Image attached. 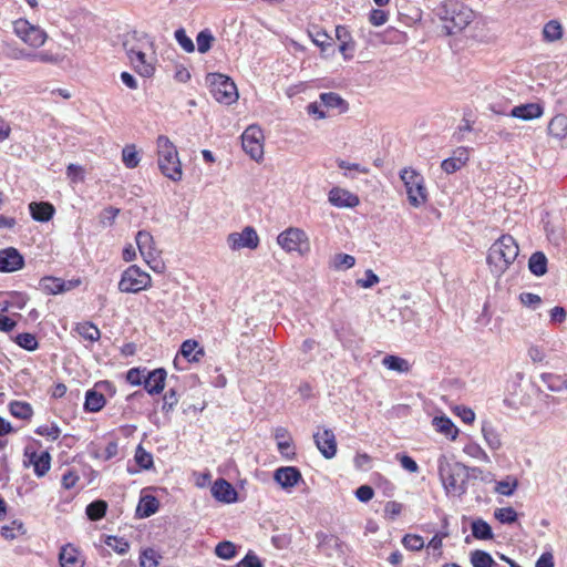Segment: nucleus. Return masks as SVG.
<instances>
[{
    "mask_svg": "<svg viewBox=\"0 0 567 567\" xmlns=\"http://www.w3.org/2000/svg\"><path fill=\"white\" fill-rule=\"evenodd\" d=\"M287 431L282 427L276 430L275 437L278 441V450L281 454H287V451L291 447L290 441H285Z\"/></svg>",
    "mask_w": 567,
    "mask_h": 567,
    "instance_id": "58",
    "label": "nucleus"
},
{
    "mask_svg": "<svg viewBox=\"0 0 567 567\" xmlns=\"http://www.w3.org/2000/svg\"><path fill=\"white\" fill-rule=\"evenodd\" d=\"M76 332L85 340L96 341L101 337V332L96 326L91 322H81L75 328Z\"/></svg>",
    "mask_w": 567,
    "mask_h": 567,
    "instance_id": "38",
    "label": "nucleus"
},
{
    "mask_svg": "<svg viewBox=\"0 0 567 567\" xmlns=\"http://www.w3.org/2000/svg\"><path fill=\"white\" fill-rule=\"evenodd\" d=\"M10 413L21 420H29L33 414L31 405L27 402L13 401L9 404Z\"/></svg>",
    "mask_w": 567,
    "mask_h": 567,
    "instance_id": "37",
    "label": "nucleus"
},
{
    "mask_svg": "<svg viewBox=\"0 0 567 567\" xmlns=\"http://www.w3.org/2000/svg\"><path fill=\"white\" fill-rule=\"evenodd\" d=\"M215 41V37L213 35L212 31L208 29L202 30L197 37V50L199 53H206L210 50L213 43Z\"/></svg>",
    "mask_w": 567,
    "mask_h": 567,
    "instance_id": "42",
    "label": "nucleus"
},
{
    "mask_svg": "<svg viewBox=\"0 0 567 567\" xmlns=\"http://www.w3.org/2000/svg\"><path fill=\"white\" fill-rule=\"evenodd\" d=\"M213 496L224 503H234L237 499V492L230 483L224 478H218L212 487Z\"/></svg>",
    "mask_w": 567,
    "mask_h": 567,
    "instance_id": "20",
    "label": "nucleus"
},
{
    "mask_svg": "<svg viewBox=\"0 0 567 567\" xmlns=\"http://www.w3.org/2000/svg\"><path fill=\"white\" fill-rule=\"evenodd\" d=\"M32 24L25 19H19L13 22V31L23 42L29 35Z\"/></svg>",
    "mask_w": 567,
    "mask_h": 567,
    "instance_id": "56",
    "label": "nucleus"
},
{
    "mask_svg": "<svg viewBox=\"0 0 567 567\" xmlns=\"http://www.w3.org/2000/svg\"><path fill=\"white\" fill-rule=\"evenodd\" d=\"M106 545L111 547L117 554H126L130 549V544L124 538H118L116 536H110L106 539Z\"/></svg>",
    "mask_w": 567,
    "mask_h": 567,
    "instance_id": "52",
    "label": "nucleus"
},
{
    "mask_svg": "<svg viewBox=\"0 0 567 567\" xmlns=\"http://www.w3.org/2000/svg\"><path fill=\"white\" fill-rule=\"evenodd\" d=\"M374 496V491L369 485H361L355 491V497L363 503L371 501Z\"/></svg>",
    "mask_w": 567,
    "mask_h": 567,
    "instance_id": "64",
    "label": "nucleus"
},
{
    "mask_svg": "<svg viewBox=\"0 0 567 567\" xmlns=\"http://www.w3.org/2000/svg\"><path fill=\"white\" fill-rule=\"evenodd\" d=\"M215 554L221 559H231L236 555V547L231 542L224 540L215 547Z\"/></svg>",
    "mask_w": 567,
    "mask_h": 567,
    "instance_id": "48",
    "label": "nucleus"
},
{
    "mask_svg": "<svg viewBox=\"0 0 567 567\" xmlns=\"http://www.w3.org/2000/svg\"><path fill=\"white\" fill-rule=\"evenodd\" d=\"M47 33L37 25L31 27L29 35L24 39V43L33 48H40L45 43Z\"/></svg>",
    "mask_w": 567,
    "mask_h": 567,
    "instance_id": "40",
    "label": "nucleus"
},
{
    "mask_svg": "<svg viewBox=\"0 0 567 567\" xmlns=\"http://www.w3.org/2000/svg\"><path fill=\"white\" fill-rule=\"evenodd\" d=\"M528 268L530 272L535 276H543L547 271V258L540 252H534L528 260Z\"/></svg>",
    "mask_w": 567,
    "mask_h": 567,
    "instance_id": "32",
    "label": "nucleus"
},
{
    "mask_svg": "<svg viewBox=\"0 0 567 567\" xmlns=\"http://www.w3.org/2000/svg\"><path fill=\"white\" fill-rule=\"evenodd\" d=\"M320 102L328 109H338L340 113L348 110V103L334 92L321 93Z\"/></svg>",
    "mask_w": 567,
    "mask_h": 567,
    "instance_id": "30",
    "label": "nucleus"
},
{
    "mask_svg": "<svg viewBox=\"0 0 567 567\" xmlns=\"http://www.w3.org/2000/svg\"><path fill=\"white\" fill-rule=\"evenodd\" d=\"M518 486L516 478L507 477V480L496 483L494 491L504 496H512Z\"/></svg>",
    "mask_w": 567,
    "mask_h": 567,
    "instance_id": "47",
    "label": "nucleus"
},
{
    "mask_svg": "<svg viewBox=\"0 0 567 567\" xmlns=\"http://www.w3.org/2000/svg\"><path fill=\"white\" fill-rule=\"evenodd\" d=\"M382 364L386 369L400 373H405L410 370V363L405 359L396 355H385L382 360Z\"/></svg>",
    "mask_w": 567,
    "mask_h": 567,
    "instance_id": "36",
    "label": "nucleus"
},
{
    "mask_svg": "<svg viewBox=\"0 0 567 567\" xmlns=\"http://www.w3.org/2000/svg\"><path fill=\"white\" fill-rule=\"evenodd\" d=\"M130 45L134 49V51L151 50L153 42L147 37V34L138 31H133L127 33L123 40V48L127 54V58L130 56Z\"/></svg>",
    "mask_w": 567,
    "mask_h": 567,
    "instance_id": "18",
    "label": "nucleus"
},
{
    "mask_svg": "<svg viewBox=\"0 0 567 567\" xmlns=\"http://www.w3.org/2000/svg\"><path fill=\"white\" fill-rule=\"evenodd\" d=\"M24 258L14 247H8L0 250V271L14 272L22 269Z\"/></svg>",
    "mask_w": 567,
    "mask_h": 567,
    "instance_id": "14",
    "label": "nucleus"
},
{
    "mask_svg": "<svg viewBox=\"0 0 567 567\" xmlns=\"http://www.w3.org/2000/svg\"><path fill=\"white\" fill-rule=\"evenodd\" d=\"M400 178L404 184L411 206L417 208L427 202L425 181L419 172L411 167H404L400 172Z\"/></svg>",
    "mask_w": 567,
    "mask_h": 567,
    "instance_id": "5",
    "label": "nucleus"
},
{
    "mask_svg": "<svg viewBox=\"0 0 567 567\" xmlns=\"http://www.w3.org/2000/svg\"><path fill=\"white\" fill-rule=\"evenodd\" d=\"M471 563L473 567H492L495 564L493 557L488 553L480 549L471 553Z\"/></svg>",
    "mask_w": 567,
    "mask_h": 567,
    "instance_id": "43",
    "label": "nucleus"
},
{
    "mask_svg": "<svg viewBox=\"0 0 567 567\" xmlns=\"http://www.w3.org/2000/svg\"><path fill=\"white\" fill-rule=\"evenodd\" d=\"M106 403L104 395L92 389L85 393L84 409L90 412L101 411Z\"/></svg>",
    "mask_w": 567,
    "mask_h": 567,
    "instance_id": "29",
    "label": "nucleus"
},
{
    "mask_svg": "<svg viewBox=\"0 0 567 567\" xmlns=\"http://www.w3.org/2000/svg\"><path fill=\"white\" fill-rule=\"evenodd\" d=\"M174 35L175 40L185 52L192 53L195 51L193 40L186 34V31L183 28L177 29Z\"/></svg>",
    "mask_w": 567,
    "mask_h": 567,
    "instance_id": "50",
    "label": "nucleus"
},
{
    "mask_svg": "<svg viewBox=\"0 0 567 567\" xmlns=\"http://www.w3.org/2000/svg\"><path fill=\"white\" fill-rule=\"evenodd\" d=\"M162 556L154 548H145L140 556L142 567H157Z\"/></svg>",
    "mask_w": 567,
    "mask_h": 567,
    "instance_id": "44",
    "label": "nucleus"
},
{
    "mask_svg": "<svg viewBox=\"0 0 567 567\" xmlns=\"http://www.w3.org/2000/svg\"><path fill=\"white\" fill-rule=\"evenodd\" d=\"M60 429L56 425L39 426L35 433L55 441L60 436Z\"/></svg>",
    "mask_w": 567,
    "mask_h": 567,
    "instance_id": "61",
    "label": "nucleus"
},
{
    "mask_svg": "<svg viewBox=\"0 0 567 567\" xmlns=\"http://www.w3.org/2000/svg\"><path fill=\"white\" fill-rule=\"evenodd\" d=\"M29 209L32 218L42 223L49 221L55 212L53 205L48 202H32L29 205Z\"/></svg>",
    "mask_w": 567,
    "mask_h": 567,
    "instance_id": "23",
    "label": "nucleus"
},
{
    "mask_svg": "<svg viewBox=\"0 0 567 567\" xmlns=\"http://www.w3.org/2000/svg\"><path fill=\"white\" fill-rule=\"evenodd\" d=\"M130 62L136 72L144 76L151 78L155 72V59L152 55H147V50L134 51L130 45Z\"/></svg>",
    "mask_w": 567,
    "mask_h": 567,
    "instance_id": "13",
    "label": "nucleus"
},
{
    "mask_svg": "<svg viewBox=\"0 0 567 567\" xmlns=\"http://www.w3.org/2000/svg\"><path fill=\"white\" fill-rule=\"evenodd\" d=\"M208 81L209 91L217 102L230 105L238 100L237 86L230 78L220 73H213Z\"/></svg>",
    "mask_w": 567,
    "mask_h": 567,
    "instance_id": "6",
    "label": "nucleus"
},
{
    "mask_svg": "<svg viewBox=\"0 0 567 567\" xmlns=\"http://www.w3.org/2000/svg\"><path fill=\"white\" fill-rule=\"evenodd\" d=\"M355 265V258L348 254H337L330 261V267L336 270H347Z\"/></svg>",
    "mask_w": 567,
    "mask_h": 567,
    "instance_id": "39",
    "label": "nucleus"
},
{
    "mask_svg": "<svg viewBox=\"0 0 567 567\" xmlns=\"http://www.w3.org/2000/svg\"><path fill=\"white\" fill-rule=\"evenodd\" d=\"M135 241L145 262L154 271H162L164 269V264L161 260V250L157 248L151 233L146 230H140L136 234Z\"/></svg>",
    "mask_w": 567,
    "mask_h": 567,
    "instance_id": "8",
    "label": "nucleus"
},
{
    "mask_svg": "<svg viewBox=\"0 0 567 567\" xmlns=\"http://www.w3.org/2000/svg\"><path fill=\"white\" fill-rule=\"evenodd\" d=\"M146 369L132 368L126 373V381L132 385H144Z\"/></svg>",
    "mask_w": 567,
    "mask_h": 567,
    "instance_id": "53",
    "label": "nucleus"
},
{
    "mask_svg": "<svg viewBox=\"0 0 567 567\" xmlns=\"http://www.w3.org/2000/svg\"><path fill=\"white\" fill-rule=\"evenodd\" d=\"M520 302L529 308L536 309L540 303L542 299L538 295L532 292H523L519 296Z\"/></svg>",
    "mask_w": 567,
    "mask_h": 567,
    "instance_id": "59",
    "label": "nucleus"
},
{
    "mask_svg": "<svg viewBox=\"0 0 567 567\" xmlns=\"http://www.w3.org/2000/svg\"><path fill=\"white\" fill-rule=\"evenodd\" d=\"M136 463L144 470H148L153 465V456L146 452L142 446H138L135 453Z\"/></svg>",
    "mask_w": 567,
    "mask_h": 567,
    "instance_id": "54",
    "label": "nucleus"
},
{
    "mask_svg": "<svg viewBox=\"0 0 567 567\" xmlns=\"http://www.w3.org/2000/svg\"><path fill=\"white\" fill-rule=\"evenodd\" d=\"M152 284L151 276L140 267L133 265L123 271L118 282V289L122 292L136 293L147 289Z\"/></svg>",
    "mask_w": 567,
    "mask_h": 567,
    "instance_id": "9",
    "label": "nucleus"
},
{
    "mask_svg": "<svg viewBox=\"0 0 567 567\" xmlns=\"http://www.w3.org/2000/svg\"><path fill=\"white\" fill-rule=\"evenodd\" d=\"M315 443L320 453L326 458H332L337 453V441L333 432L329 429H323L322 432L313 434Z\"/></svg>",
    "mask_w": 567,
    "mask_h": 567,
    "instance_id": "15",
    "label": "nucleus"
},
{
    "mask_svg": "<svg viewBox=\"0 0 567 567\" xmlns=\"http://www.w3.org/2000/svg\"><path fill=\"white\" fill-rule=\"evenodd\" d=\"M227 245L234 251L244 248L254 250L259 245V236L254 227L247 226L240 233H230L227 236Z\"/></svg>",
    "mask_w": 567,
    "mask_h": 567,
    "instance_id": "12",
    "label": "nucleus"
},
{
    "mask_svg": "<svg viewBox=\"0 0 567 567\" xmlns=\"http://www.w3.org/2000/svg\"><path fill=\"white\" fill-rule=\"evenodd\" d=\"M432 424L439 433L444 434L446 437H450L453 441L457 437L458 430L447 416H435Z\"/></svg>",
    "mask_w": 567,
    "mask_h": 567,
    "instance_id": "24",
    "label": "nucleus"
},
{
    "mask_svg": "<svg viewBox=\"0 0 567 567\" xmlns=\"http://www.w3.org/2000/svg\"><path fill=\"white\" fill-rule=\"evenodd\" d=\"M277 244L286 252H297L305 256L310 251V241L307 234L297 227H289L277 237Z\"/></svg>",
    "mask_w": 567,
    "mask_h": 567,
    "instance_id": "7",
    "label": "nucleus"
},
{
    "mask_svg": "<svg viewBox=\"0 0 567 567\" xmlns=\"http://www.w3.org/2000/svg\"><path fill=\"white\" fill-rule=\"evenodd\" d=\"M563 38V25L557 20L548 21L543 28V39L546 42H555Z\"/></svg>",
    "mask_w": 567,
    "mask_h": 567,
    "instance_id": "33",
    "label": "nucleus"
},
{
    "mask_svg": "<svg viewBox=\"0 0 567 567\" xmlns=\"http://www.w3.org/2000/svg\"><path fill=\"white\" fill-rule=\"evenodd\" d=\"M107 509V504L104 501H94L86 506V515L91 520H99L104 517Z\"/></svg>",
    "mask_w": 567,
    "mask_h": 567,
    "instance_id": "41",
    "label": "nucleus"
},
{
    "mask_svg": "<svg viewBox=\"0 0 567 567\" xmlns=\"http://www.w3.org/2000/svg\"><path fill=\"white\" fill-rule=\"evenodd\" d=\"M329 202L339 208H353L359 205V197L348 189L333 187L329 192Z\"/></svg>",
    "mask_w": 567,
    "mask_h": 567,
    "instance_id": "17",
    "label": "nucleus"
},
{
    "mask_svg": "<svg viewBox=\"0 0 567 567\" xmlns=\"http://www.w3.org/2000/svg\"><path fill=\"white\" fill-rule=\"evenodd\" d=\"M59 560L61 567H82L79 554L71 545H66L61 548Z\"/></svg>",
    "mask_w": 567,
    "mask_h": 567,
    "instance_id": "26",
    "label": "nucleus"
},
{
    "mask_svg": "<svg viewBox=\"0 0 567 567\" xmlns=\"http://www.w3.org/2000/svg\"><path fill=\"white\" fill-rule=\"evenodd\" d=\"M518 245L511 235L501 236L489 248L487 262L496 276H501L518 256Z\"/></svg>",
    "mask_w": 567,
    "mask_h": 567,
    "instance_id": "3",
    "label": "nucleus"
},
{
    "mask_svg": "<svg viewBox=\"0 0 567 567\" xmlns=\"http://www.w3.org/2000/svg\"><path fill=\"white\" fill-rule=\"evenodd\" d=\"M464 452L468 456H471L473 458L481 460L484 463H489L491 462V458L487 455V453L478 444H475V443L467 444L464 447Z\"/></svg>",
    "mask_w": 567,
    "mask_h": 567,
    "instance_id": "51",
    "label": "nucleus"
},
{
    "mask_svg": "<svg viewBox=\"0 0 567 567\" xmlns=\"http://www.w3.org/2000/svg\"><path fill=\"white\" fill-rule=\"evenodd\" d=\"M436 16L442 21L447 34L463 31L473 20L474 11L458 0H445L436 8Z\"/></svg>",
    "mask_w": 567,
    "mask_h": 567,
    "instance_id": "2",
    "label": "nucleus"
},
{
    "mask_svg": "<svg viewBox=\"0 0 567 567\" xmlns=\"http://www.w3.org/2000/svg\"><path fill=\"white\" fill-rule=\"evenodd\" d=\"M274 480L284 489H289L302 481V475L295 466H282L275 471Z\"/></svg>",
    "mask_w": 567,
    "mask_h": 567,
    "instance_id": "16",
    "label": "nucleus"
},
{
    "mask_svg": "<svg viewBox=\"0 0 567 567\" xmlns=\"http://www.w3.org/2000/svg\"><path fill=\"white\" fill-rule=\"evenodd\" d=\"M16 342L18 346H20L21 348H23L28 351H34L38 349V346H39L35 336L32 333H28V332L19 333L16 337Z\"/></svg>",
    "mask_w": 567,
    "mask_h": 567,
    "instance_id": "49",
    "label": "nucleus"
},
{
    "mask_svg": "<svg viewBox=\"0 0 567 567\" xmlns=\"http://www.w3.org/2000/svg\"><path fill=\"white\" fill-rule=\"evenodd\" d=\"M157 162L161 172L173 182L182 179L183 171L176 146L165 136L159 135L156 141Z\"/></svg>",
    "mask_w": 567,
    "mask_h": 567,
    "instance_id": "4",
    "label": "nucleus"
},
{
    "mask_svg": "<svg viewBox=\"0 0 567 567\" xmlns=\"http://www.w3.org/2000/svg\"><path fill=\"white\" fill-rule=\"evenodd\" d=\"M166 375V371L162 368L147 372L144 379V389L147 393L151 395L161 393L165 388Z\"/></svg>",
    "mask_w": 567,
    "mask_h": 567,
    "instance_id": "19",
    "label": "nucleus"
},
{
    "mask_svg": "<svg viewBox=\"0 0 567 567\" xmlns=\"http://www.w3.org/2000/svg\"><path fill=\"white\" fill-rule=\"evenodd\" d=\"M494 517L502 524H513L517 520V513L513 507L496 508Z\"/></svg>",
    "mask_w": 567,
    "mask_h": 567,
    "instance_id": "46",
    "label": "nucleus"
},
{
    "mask_svg": "<svg viewBox=\"0 0 567 567\" xmlns=\"http://www.w3.org/2000/svg\"><path fill=\"white\" fill-rule=\"evenodd\" d=\"M364 275L365 278L357 280V285L362 288H371L380 281L379 277L371 269L365 270Z\"/></svg>",
    "mask_w": 567,
    "mask_h": 567,
    "instance_id": "63",
    "label": "nucleus"
},
{
    "mask_svg": "<svg viewBox=\"0 0 567 567\" xmlns=\"http://www.w3.org/2000/svg\"><path fill=\"white\" fill-rule=\"evenodd\" d=\"M540 379L547 389L551 392L567 391V375L543 373Z\"/></svg>",
    "mask_w": 567,
    "mask_h": 567,
    "instance_id": "25",
    "label": "nucleus"
},
{
    "mask_svg": "<svg viewBox=\"0 0 567 567\" xmlns=\"http://www.w3.org/2000/svg\"><path fill=\"white\" fill-rule=\"evenodd\" d=\"M25 456L28 457V465L33 466L38 477H42L49 472L51 467V456L49 452H42L40 454L37 452H25Z\"/></svg>",
    "mask_w": 567,
    "mask_h": 567,
    "instance_id": "21",
    "label": "nucleus"
},
{
    "mask_svg": "<svg viewBox=\"0 0 567 567\" xmlns=\"http://www.w3.org/2000/svg\"><path fill=\"white\" fill-rule=\"evenodd\" d=\"M122 159L126 167L135 168L140 163L138 153L134 145H127L122 151Z\"/></svg>",
    "mask_w": 567,
    "mask_h": 567,
    "instance_id": "45",
    "label": "nucleus"
},
{
    "mask_svg": "<svg viewBox=\"0 0 567 567\" xmlns=\"http://www.w3.org/2000/svg\"><path fill=\"white\" fill-rule=\"evenodd\" d=\"M548 134L558 140L564 138L567 135V116L563 114L554 116L548 124Z\"/></svg>",
    "mask_w": 567,
    "mask_h": 567,
    "instance_id": "27",
    "label": "nucleus"
},
{
    "mask_svg": "<svg viewBox=\"0 0 567 567\" xmlns=\"http://www.w3.org/2000/svg\"><path fill=\"white\" fill-rule=\"evenodd\" d=\"M158 509V501L151 495H146L140 499L136 507V514L141 518H146L155 514Z\"/></svg>",
    "mask_w": 567,
    "mask_h": 567,
    "instance_id": "28",
    "label": "nucleus"
},
{
    "mask_svg": "<svg viewBox=\"0 0 567 567\" xmlns=\"http://www.w3.org/2000/svg\"><path fill=\"white\" fill-rule=\"evenodd\" d=\"M198 342L192 339H188L182 343L181 353L188 361L198 362L200 358L204 357V350L198 349Z\"/></svg>",
    "mask_w": 567,
    "mask_h": 567,
    "instance_id": "31",
    "label": "nucleus"
},
{
    "mask_svg": "<svg viewBox=\"0 0 567 567\" xmlns=\"http://www.w3.org/2000/svg\"><path fill=\"white\" fill-rule=\"evenodd\" d=\"M489 110L495 114L512 116L523 121H530L543 115V109L537 103L520 104L511 110H508L507 105L493 103L489 105Z\"/></svg>",
    "mask_w": 567,
    "mask_h": 567,
    "instance_id": "10",
    "label": "nucleus"
},
{
    "mask_svg": "<svg viewBox=\"0 0 567 567\" xmlns=\"http://www.w3.org/2000/svg\"><path fill=\"white\" fill-rule=\"evenodd\" d=\"M402 544L406 549L420 550L424 547V540L419 535H405L402 539Z\"/></svg>",
    "mask_w": 567,
    "mask_h": 567,
    "instance_id": "55",
    "label": "nucleus"
},
{
    "mask_svg": "<svg viewBox=\"0 0 567 567\" xmlns=\"http://www.w3.org/2000/svg\"><path fill=\"white\" fill-rule=\"evenodd\" d=\"M471 528L472 535L476 539L487 540L493 538L491 526L482 518L473 520Z\"/></svg>",
    "mask_w": 567,
    "mask_h": 567,
    "instance_id": "35",
    "label": "nucleus"
},
{
    "mask_svg": "<svg viewBox=\"0 0 567 567\" xmlns=\"http://www.w3.org/2000/svg\"><path fill=\"white\" fill-rule=\"evenodd\" d=\"M482 433L484 436V440L489 449L492 450H498L502 445L499 434L495 430V427L488 423L484 422L482 425Z\"/></svg>",
    "mask_w": 567,
    "mask_h": 567,
    "instance_id": "34",
    "label": "nucleus"
},
{
    "mask_svg": "<svg viewBox=\"0 0 567 567\" xmlns=\"http://www.w3.org/2000/svg\"><path fill=\"white\" fill-rule=\"evenodd\" d=\"M264 134L257 125L248 126L241 135L244 151L256 162L264 157Z\"/></svg>",
    "mask_w": 567,
    "mask_h": 567,
    "instance_id": "11",
    "label": "nucleus"
},
{
    "mask_svg": "<svg viewBox=\"0 0 567 567\" xmlns=\"http://www.w3.org/2000/svg\"><path fill=\"white\" fill-rule=\"evenodd\" d=\"M462 167H464V165L460 163L457 159H455L453 156L445 158L441 164V168L446 174H453L460 171Z\"/></svg>",
    "mask_w": 567,
    "mask_h": 567,
    "instance_id": "62",
    "label": "nucleus"
},
{
    "mask_svg": "<svg viewBox=\"0 0 567 567\" xmlns=\"http://www.w3.org/2000/svg\"><path fill=\"white\" fill-rule=\"evenodd\" d=\"M440 481L446 495L461 497L467 491L470 467L460 462H451L445 455L437 460Z\"/></svg>",
    "mask_w": 567,
    "mask_h": 567,
    "instance_id": "1",
    "label": "nucleus"
},
{
    "mask_svg": "<svg viewBox=\"0 0 567 567\" xmlns=\"http://www.w3.org/2000/svg\"><path fill=\"white\" fill-rule=\"evenodd\" d=\"M262 564L259 557L251 550L247 553V555L237 563L236 567H261Z\"/></svg>",
    "mask_w": 567,
    "mask_h": 567,
    "instance_id": "57",
    "label": "nucleus"
},
{
    "mask_svg": "<svg viewBox=\"0 0 567 567\" xmlns=\"http://www.w3.org/2000/svg\"><path fill=\"white\" fill-rule=\"evenodd\" d=\"M79 282H80L79 280L75 282H73V281L65 282L61 278L44 277L40 280V287L47 293L56 295V293H61L66 290H70L71 288L79 285Z\"/></svg>",
    "mask_w": 567,
    "mask_h": 567,
    "instance_id": "22",
    "label": "nucleus"
},
{
    "mask_svg": "<svg viewBox=\"0 0 567 567\" xmlns=\"http://www.w3.org/2000/svg\"><path fill=\"white\" fill-rule=\"evenodd\" d=\"M454 412L466 424H472L475 420V413L470 408L457 405L455 406Z\"/></svg>",
    "mask_w": 567,
    "mask_h": 567,
    "instance_id": "60",
    "label": "nucleus"
}]
</instances>
